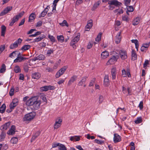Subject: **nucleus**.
<instances>
[{
  "label": "nucleus",
  "instance_id": "23",
  "mask_svg": "<svg viewBox=\"0 0 150 150\" xmlns=\"http://www.w3.org/2000/svg\"><path fill=\"white\" fill-rule=\"evenodd\" d=\"M141 18L140 17H137L132 21V24L134 25H138L140 21Z\"/></svg>",
  "mask_w": 150,
  "mask_h": 150
},
{
  "label": "nucleus",
  "instance_id": "46",
  "mask_svg": "<svg viewBox=\"0 0 150 150\" xmlns=\"http://www.w3.org/2000/svg\"><path fill=\"white\" fill-rule=\"evenodd\" d=\"M14 89L13 87H12L9 92V94L10 96H12L14 94Z\"/></svg>",
  "mask_w": 150,
  "mask_h": 150
},
{
  "label": "nucleus",
  "instance_id": "19",
  "mask_svg": "<svg viewBox=\"0 0 150 150\" xmlns=\"http://www.w3.org/2000/svg\"><path fill=\"white\" fill-rule=\"evenodd\" d=\"M32 76L33 79H38L41 77V74L39 72H35L32 74Z\"/></svg>",
  "mask_w": 150,
  "mask_h": 150
},
{
  "label": "nucleus",
  "instance_id": "50",
  "mask_svg": "<svg viewBox=\"0 0 150 150\" xmlns=\"http://www.w3.org/2000/svg\"><path fill=\"white\" fill-rule=\"evenodd\" d=\"M94 142L98 144H103L104 143L103 141H101L97 139H96L94 140Z\"/></svg>",
  "mask_w": 150,
  "mask_h": 150
},
{
  "label": "nucleus",
  "instance_id": "1",
  "mask_svg": "<svg viewBox=\"0 0 150 150\" xmlns=\"http://www.w3.org/2000/svg\"><path fill=\"white\" fill-rule=\"evenodd\" d=\"M108 4L109 5L108 6L109 9L112 10L115 8V6L119 7L122 4L117 0H112L108 1Z\"/></svg>",
  "mask_w": 150,
  "mask_h": 150
},
{
  "label": "nucleus",
  "instance_id": "29",
  "mask_svg": "<svg viewBox=\"0 0 150 150\" xmlns=\"http://www.w3.org/2000/svg\"><path fill=\"white\" fill-rule=\"evenodd\" d=\"M80 33H78L77 35L75 37L73 40L71 41L74 42L76 43L79 40V38L80 37Z\"/></svg>",
  "mask_w": 150,
  "mask_h": 150
},
{
  "label": "nucleus",
  "instance_id": "37",
  "mask_svg": "<svg viewBox=\"0 0 150 150\" xmlns=\"http://www.w3.org/2000/svg\"><path fill=\"white\" fill-rule=\"evenodd\" d=\"M6 70V66L4 64H2L1 68V73H4Z\"/></svg>",
  "mask_w": 150,
  "mask_h": 150
},
{
  "label": "nucleus",
  "instance_id": "27",
  "mask_svg": "<svg viewBox=\"0 0 150 150\" xmlns=\"http://www.w3.org/2000/svg\"><path fill=\"white\" fill-rule=\"evenodd\" d=\"M18 19L16 16L14 17L13 18L11 22L10 23L9 25L11 26H12L14 23L18 21Z\"/></svg>",
  "mask_w": 150,
  "mask_h": 150
},
{
  "label": "nucleus",
  "instance_id": "4",
  "mask_svg": "<svg viewBox=\"0 0 150 150\" xmlns=\"http://www.w3.org/2000/svg\"><path fill=\"white\" fill-rule=\"evenodd\" d=\"M35 115L32 113H29L25 115L23 119L24 121H30L34 117Z\"/></svg>",
  "mask_w": 150,
  "mask_h": 150
},
{
  "label": "nucleus",
  "instance_id": "39",
  "mask_svg": "<svg viewBox=\"0 0 150 150\" xmlns=\"http://www.w3.org/2000/svg\"><path fill=\"white\" fill-rule=\"evenodd\" d=\"M59 25L62 26H65L67 27H68L69 26L68 24L67 23V21L65 20H64L62 23H59Z\"/></svg>",
  "mask_w": 150,
  "mask_h": 150
},
{
  "label": "nucleus",
  "instance_id": "47",
  "mask_svg": "<svg viewBox=\"0 0 150 150\" xmlns=\"http://www.w3.org/2000/svg\"><path fill=\"white\" fill-rule=\"evenodd\" d=\"M40 97L44 102H46L47 101L45 96V94H40Z\"/></svg>",
  "mask_w": 150,
  "mask_h": 150
},
{
  "label": "nucleus",
  "instance_id": "18",
  "mask_svg": "<svg viewBox=\"0 0 150 150\" xmlns=\"http://www.w3.org/2000/svg\"><path fill=\"white\" fill-rule=\"evenodd\" d=\"M109 56V54L108 52L106 51H105L102 52L101 55V57L103 59H104L107 58Z\"/></svg>",
  "mask_w": 150,
  "mask_h": 150
},
{
  "label": "nucleus",
  "instance_id": "49",
  "mask_svg": "<svg viewBox=\"0 0 150 150\" xmlns=\"http://www.w3.org/2000/svg\"><path fill=\"white\" fill-rule=\"evenodd\" d=\"M17 105H16L14 103H11L10 105V108L11 110H13L14 109V108Z\"/></svg>",
  "mask_w": 150,
  "mask_h": 150
},
{
  "label": "nucleus",
  "instance_id": "40",
  "mask_svg": "<svg viewBox=\"0 0 150 150\" xmlns=\"http://www.w3.org/2000/svg\"><path fill=\"white\" fill-rule=\"evenodd\" d=\"M6 108V106L5 104H3L1 107V113H3L4 112Z\"/></svg>",
  "mask_w": 150,
  "mask_h": 150
},
{
  "label": "nucleus",
  "instance_id": "60",
  "mask_svg": "<svg viewBox=\"0 0 150 150\" xmlns=\"http://www.w3.org/2000/svg\"><path fill=\"white\" fill-rule=\"evenodd\" d=\"M103 97L102 96H99V103H101L103 101Z\"/></svg>",
  "mask_w": 150,
  "mask_h": 150
},
{
  "label": "nucleus",
  "instance_id": "42",
  "mask_svg": "<svg viewBox=\"0 0 150 150\" xmlns=\"http://www.w3.org/2000/svg\"><path fill=\"white\" fill-rule=\"evenodd\" d=\"M14 70L16 73H18L21 71V69L18 66H15L14 69Z\"/></svg>",
  "mask_w": 150,
  "mask_h": 150
},
{
  "label": "nucleus",
  "instance_id": "34",
  "mask_svg": "<svg viewBox=\"0 0 150 150\" xmlns=\"http://www.w3.org/2000/svg\"><path fill=\"white\" fill-rule=\"evenodd\" d=\"M8 148V145L1 144V150H6Z\"/></svg>",
  "mask_w": 150,
  "mask_h": 150
},
{
  "label": "nucleus",
  "instance_id": "15",
  "mask_svg": "<svg viewBox=\"0 0 150 150\" xmlns=\"http://www.w3.org/2000/svg\"><path fill=\"white\" fill-rule=\"evenodd\" d=\"M109 83L108 76V75H105L104 78V84L105 86H109Z\"/></svg>",
  "mask_w": 150,
  "mask_h": 150
},
{
  "label": "nucleus",
  "instance_id": "57",
  "mask_svg": "<svg viewBox=\"0 0 150 150\" xmlns=\"http://www.w3.org/2000/svg\"><path fill=\"white\" fill-rule=\"evenodd\" d=\"M54 51V50H53L50 49L48 50L47 51V54L48 55V56H50L51 54L53 53Z\"/></svg>",
  "mask_w": 150,
  "mask_h": 150
},
{
  "label": "nucleus",
  "instance_id": "21",
  "mask_svg": "<svg viewBox=\"0 0 150 150\" xmlns=\"http://www.w3.org/2000/svg\"><path fill=\"white\" fill-rule=\"evenodd\" d=\"M36 16L35 13H31L29 17L28 22H31L33 21L35 17Z\"/></svg>",
  "mask_w": 150,
  "mask_h": 150
},
{
  "label": "nucleus",
  "instance_id": "62",
  "mask_svg": "<svg viewBox=\"0 0 150 150\" xmlns=\"http://www.w3.org/2000/svg\"><path fill=\"white\" fill-rule=\"evenodd\" d=\"M122 20L124 21H126V22H128V16H123L122 18Z\"/></svg>",
  "mask_w": 150,
  "mask_h": 150
},
{
  "label": "nucleus",
  "instance_id": "30",
  "mask_svg": "<svg viewBox=\"0 0 150 150\" xmlns=\"http://www.w3.org/2000/svg\"><path fill=\"white\" fill-rule=\"evenodd\" d=\"M30 47L31 46L29 45H24L21 47V50L23 51H26L29 49Z\"/></svg>",
  "mask_w": 150,
  "mask_h": 150
},
{
  "label": "nucleus",
  "instance_id": "59",
  "mask_svg": "<svg viewBox=\"0 0 150 150\" xmlns=\"http://www.w3.org/2000/svg\"><path fill=\"white\" fill-rule=\"evenodd\" d=\"M126 72L125 69H123L122 70V75L123 77H126L127 76Z\"/></svg>",
  "mask_w": 150,
  "mask_h": 150
},
{
  "label": "nucleus",
  "instance_id": "44",
  "mask_svg": "<svg viewBox=\"0 0 150 150\" xmlns=\"http://www.w3.org/2000/svg\"><path fill=\"white\" fill-rule=\"evenodd\" d=\"M127 11L129 12H133L134 11V8L132 6H127Z\"/></svg>",
  "mask_w": 150,
  "mask_h": 150
},
{
  "label": "nucleus",
  "instance_id": "61",
  "mask_svg": "<svg viewBox=\"0 0 150 150\" xmlns=\"http://www.w3.org/2000/svg\"><path fill=\"white\" fill-rule=\"evenodd\" d=\"M42 21H39L37 22L36 26L37 27H40L42 25Z\"/></svg>",
  "mask_w": 150,
  "mask_h": 150
},
{
  "label": "nucleus",
  "instance_id": "3",
  "mask_svg": "<svg viewBox=\"0 0 150 150\" xmlns=\"http://www.w3.org/2000/svg\"><path fill=\"white\" fill-rule=\"evenodd\" d=\"M22 41V40L20 38H18L13 43L11 44L10 46V48L11 49L16 48L18 47V44H21Z\"/></svg>",
  "mask_w": 150,
  "mask_h": 150
},
{
  "label": "nucleus",
  "instance_id": "32",
  "mask_svg": "<svg viewBox=\"0 0 150 150\" xmlns=\"http://www.w3.org/2000/svg\"><path fill=\"white\" fill-rule=\"evenodd\" d=\"M58 149L60 150H67L66 147L65 146L62 144L59 143L58 146Z\"/></svg>",
  "mask_w": 150,
  "mask_h": 150
},
{
  "label": "nucleus",
  "instance_id": "36",
  "mask_svg": "<svg viewBox=\"0 0 150 150\" xmlns=\"http://www.w3.org/2000/svg\"><path fill=\"white\" fill-rule=\"evenodd\" d=\"M18 141V138L16 137H12L11 140V143L13 144H16Z\"/></svg>",
  "mask_w": 150,
  "mask_h": 150
},
{
  "label": "nucleus",
  "instance_id": "53",
  "mask_svg": "<svg viewBox=\"0 0 150 150\" xmlns=\"http://www.w3.org/2000/svg\"><path fill=\"white\" fill-rule=\"evenodd\" d=\"M149 64V61L148 60H146L143 64V67L146 69L147 65Z\"/></svg>",
  "mask_w": 150,
  "mask_h": 150
},
{
  "label": "nucleus",
  "instance_id": "26",
  "mask_svg": "<svg viewBox=\"0 0 150 150\" xmlns=\"http://www.w3.org/2000/svg\"><path fill=\"white\" fill-rule=\"evenodd\" d=\"M132 59L134 60L137 59V55L135 50H132Z\"/></svg>",
  "mask_w": 150,
  "mask_h": 150
},
{
  "label": "nucleus",
  "instance_id": "64",
  "mask_svg": "<svg viewBox=\"0 0 150 150\" xmlns=\"http://www.w3.org/2000/svg\"><path fill=\"white\" fill-rule=\"evenodd\" d=\"M87 138L88 139H95V137L94 136H90L89 134H88L87 135Z\"/></svg>",
  "mask_w": 150,
  "mask_h": 150
},
{
  "label": "nucleus",
  "instance_id": "35",
  "mask_svg": "<svg viewBox=\"0 0 150 150\" xmlns=\"http://www.w3.org/2000/svg\"><path fill=\"white\" fill-rule=\"evenodd\" d=\"M67 69V67H64L58 71V72H59V73H60V74L61 75H62L64 74Z\"/></svg>",
  "mask_w": 150,
  "mask_h": 150
},
{
  "label": "nucleus",
  "instance_id": "45",
  "mask_svg": "<svg viewBox=\"0 0 150 150\" xmlns=\"http://www.w3.org/2000/svg\"><path fill=\"white\" fill-rule=\"evenodd\" d=\"M6 135V133L5 132H2L1 134V141L4 139Z\"/></svg>",
  "mask_w": 150,
  "mask_h": 150
},
{
  "label": "nucleus",
  "instance_id": "14",
  "mask_svg": "<svg viewBox=\"0 0 150 150\" xmlns=\"http://www.w3.org/2000/svg\"><path fill=\"white\" fill-rule=\"evenodd\" d=\"M77 76H76L73 75L70 79L68 83V86H70L77 78Z\"/></svg>",
  "mask_w": 150,
  "mask_h": 150
},
{
  "label": "nucleus",
  "instance_id": "12",
  "mask_svg": "<svg viewBox=\"0 0 150 150\" xmlns=\"http://www.w3.org/2000/svg\"><path fill=\"white\" fill-rule=\"evenodd\" d=\"M28 59V58L23 57L21 56V57H17V58L14 60V62H21Z\"/></svg>",
  "mask_w": 150,
  "mask_h": 150
},
{
  "label": "nucleus",
  "instance_id": "13",
  "mask_svg": "<svg viewBox=\"0 0 150 150\" xmlns=\"http://www.w3.org/2000/svg\"><path fill=\"white\" fill-rule=\"evenodd\" d=\"M35 98V96L27 100L25 103L26 105L28 106H32Z\"/></svg>",
  "mask_w": 150,
  "mask_h": 150
},
{
  "label": "nucleus",
  "instance_id": "10",
  "mask_svg": "<svg viewBox=\"0 0 150 150\" xmlns=\"http://www.w3.org/2000/svg\"><path fill=\"white\" fill-rule=\"evenodd\" d=\"M119 54L122 59L124 60L127 58L126 52L125 51L120 50L119 52Z\"/></svg>",
  "mask_w": 150,
  "mask_h": 150
},
{
  "label": "nucleus",
  "instance_id": "43",
  "mask_svg": "<svg viewBox=\"0 0 150 150\" xmlns=\"http://www.w3.org/2000/svg\"><path fill=\"white\" fill-rule=\"evenodd\" d=\"M142 122V117H137V120L134 121L135 123L138 124L141 123Z\"/></svg>",
  "mask_w": 150,
  "mask_h": 150
},
{
  "label": "nucleus",
  "instance_id": "2",
  "mask_svg": "<svg viewBox=\"0 0 150 150\" xmlns=\"http://www.w3.org/2000/svg\"><path fill=\"white\" fill-rule=\"evenodd\" d=\"M41 103V101L38 99V97L35 96L33 103V104L32 105L33 109L35 110H37L40 107V105Z\"/></svg>",
  "mask_w": 150,
  "mask_h": 150
},
{
  "label": "nucleus",
  "instance_id": "7",
  "mask_svg": "<svg viewBox=\"0 0 150 150\" xmlns=\"http://www.w3.org/2000/svg\"><path fill=\"white\" fill-rule=\"evenodd\" d=\"M16 130L15 126L12 125L9 130L8 131L7 134L9 135H13L15 134Z\"/></svg>",
  "mask_w": 150,
  "mask_h": 150
},
{
  "label": "nucleus",
  "instance_id": "48",
  "mask_svg": "<svg viewBox=\"0 0 150 150\" xmlns=\"http://www.w3.org/2000/svg\"><path fill=\"white\" fill-rule=\"evenodd\" d=\"M48 38L50 39L51 41L53 42H55L56 40L55 38L53 36L49 35Z\"/></svg>",
  "mask_w": 150,
  "mask_h": 150
},
{
  "label": "nucleus",
  "instance_id": "25",
  "mask_svg": "<svg viewBox=\"0 0 150 150\" xmlns=\"http://www.w3.org/2000/svg\"><path fill=\"white\" fill-rule=\"evenodd\" d=\"M80 139V136H78L71 137L70 139V140L72 141H74V140H75V141H78Z\"/></svg>",
  "mask_w": 150,
  "mask_h": 150
},
{
  "label": "nucleus",
  "instance_id": "33",
  "mask_svg": "<svg viewBox=\"0 0 150 150\" xmlns=\"http://www.w3.org/2000/svg\"><path fill=\"white\" fill-rule=\"evenodd\" d=\"M57 40L61 42H63L64 41V38L63 35H57Z\"/></svg>",
  "mask_w": 150,
  "mask_h": 150
},
{
  "label": "nucleus",
  "instance_id": "63",
  "mask_svg": "<svg viewBox=\"0 0 150 150\" xmlns=\"http://www.w3.org/2000/svg\"><path fill=\"white\" fill-rule=\"evenodd\" d=\"M13 103H14L16 105H18V101L17 99H15L13 100L12 102H11Z\"/></svg>",
  "mask_w": 150,
  "mask_h": 150
},
{
  "label": "nucleus",
  "instance_id": "55",
  "mask_svg": "<svg viewBox=\"0 0 150 150\" xmlns=\"http://www.w3.org/2000/svg\"><path fill=\"white\" fill-rule=\"evenodd\" d=\"M28 68L29 67L26 64H25L23 66V69H24V71L26 72H27L28 71Z\"/></svg>",
  "mask_w": 150,
  "mask_h": 150
},
{
  "label": "nucleus",
  "instance_id": "52",
  "mask_svg": "<svg viewBox=\"0 0 150 150\" xmlns=\"http://www.w3.org/2000/svg\"><path fill=\"white\" fill-rule=\"evenodd\" d=\"M96 79L95 78H93L91 81V82L89 85V86H91L94 85V84L95 82Z\"/></svg>",
  "mask_w": 150,
  "mask_h": 150
},
{
  "label": "nucleus",
  "instance_id": "8",
  "mask_svg": "<svg viewBox=\"0 0 150 150\" xmlns=\"http://www.w3.org/2000/svg\"><path fill=\"white\" fill-rule=\"evenodd\" d=\"M93 26V21L90 19L87 22V24L85 27V29H88V30H85L86 31H88L90 30Z\"/></svg>",
  "mask_w": 150,
  "mask_h": 150
},
{
  "label": "nucleus",
  "instance_id": "24",
  "mask_svg": "<svg viewBox=\"0 0 150 150\" xmlns=\"http://www.w3.org/2000/svg\"><path fill=\"white\" fill-rule=\"evenodd\" d=\"M48 7H49V6H47V7L41 13V15L39 16V17H44L45 16L48 11Z\"/></svg>",
  "mask_w": 150,
  "mask_h": 150
},
{
  "label": "nucleus",
  "instance_id": "22",
  "mask_svg": "<svg viewBox=\"0 0 150 150\" xmlns=\"http://www.w3.org/2000/svg\"><path fill=\"white\" fill-rule=\"evenodd\" d=\"M1 36H4V35L6 32V27L5 25H2L1 27Z\"/></svg>",
  "mask_w": 150,
  "mask_h": 150
},
{
  "label": "nucleus",
  "instance_id": "28",
  "mask_svg": "<svg viewBox=\"0 0 150 150\" xmlns=\"http://www.w3.org/2000/svg\"><path fill=\"white\" fill-rule=\"evenodd\" d=\"M111 73L112 79H115L116 78V71L115 69H111Z\"/></svg>",
  "mask_w": 150,
  "mask_h": 150
},
{
  "label": "nucleus",
  "instance_id": "56",
  "mask_svg": "<svg viewBox=\"0 0 150 150\" xmlns=\"http://www.w3.org/2000/svg\"><path fill=\"white\" fill-rule=\"evenodd\" d=\"M16 52H17L16 51H13L10 54L9 57L11 58H13L14 57V55H13L15 54V56L16 55Z\"/></svg>",
  "mask_w": 150,
  "mask_h": 150
},
{
  "label": "nucleus",
  "instance_id": "11",
  "mask_svg": "<svg viewBox=\"0 0 150 150\" xmlns=\"http://www.w3.org/2000/svg\"><path fill=\"white\" fill-rule=\"evenodd\" d=\"M117 61V59L116 57L113 56L110 59L107 63V65L112 64H114Z\"/></svg>",
  "mask_w": 150,
  "mask_h": 150
},
{
  "label": "nucleus",
  "instance_id": "51",
  "mask_svg": "<svg viewBox=\"0 0 150 150\" xmlns=\"http://www.w3.org/2000/svg\"><path fill=\"white\" fill-rule=\"evenodd\" d=\"M25 12L24 11H22L21 12L19 13L18 15H16V16L19 19V18H21L22 16L24 15Z\"/></svg>",
  "mask_w": 150,
  "mask_h": 150
},
{
  "label": "nucleus",
  "instance_id": "58",
  "mask_svg": "<svg viewBox=\"0 0 150 150\" xmlns=\"http://www.w3.org/2000/svg\"><path fill=\"white\" fill-rule=\"evenodd\" d=\"M125 2V4L126 6L129 5L131 0H124Z\"/></svg>",
  "mask_w": 150,
  "mask_h": 150
},
{
  "label": "nucleus",
  "instance_id": "9",
  "mask_svg": "<svg viewBox=\"0 0 150 150\" xmlns=\"http://www.w3.org/2000/svg\"><path fill=\"white\" fill-rule=\"evenodd\" d=\"M114 135L113 140L115 143H117L121 141V137L117 134L115 133Z\"/></svg>",
  "mask_w": 150,
  "mask_h": 150
},
{
  "label": "nucleus",
  "instance_id": "20",
  "mask_svg": "<svg viewBox=\"0 0 150 150\" xmlns=\"http://www.w3.org/2000/svg\"><path fill=\"white\" fill-rule=\"evenodd\" d=\"M11 122H8L6 123L4 125H3L1 127H2V130L3 131L6 130L9 127Z\"/></svg>",
  "mask_w": 150,
  "mask_h": 150
},
{
  "label": "nucleus",
  "instance_id": "16",
  "mask_svg": "<svg viewBox=\"0 0 150 150\" xmlns=\"http://www.w3.org/2000/svg\"><path fill=\"white\" fill-rule=\"evenodd\" d=\"M121 33L120 32L118 33L116 36L115 40V42L117 44H118L120 42L121 37Z\"/></svg>",
  "mask_w": 150,
  "mask_h": 150
},
{
  "label": "nucleus",
  "instance_id": "5",
  "mask_svg": "<svg viewBox=\"0 0 150 150\" xmlns=\"http://www.w3.org/2000/svg\"><path fill=\"white\" fill-rule=\"evenodd\" d=\"M62 120L60 118L57 119L56 120V121L54 125V129H57L60 127L61 125Z\"/></svg>",
  "mask_w": 150,
  "mask_h": 150
},
{
  "label": "nucleus",
  "instance_id": "54",
  "mask_svg": "<svg viewBox=\"0 0 150 150\" xmlns=\"http://www.w3.org/2000/svg\"><path fill=\"white\" fill-rule=\"evenodd\" d=\"M38 56L39 60H43L45 58V56L43 54H40Z\"/></svg>",
  "mask_w": 150,
  "mask_h": 150
},
{
  "label": "nucleus",
  "instance_id": "38",
  "mask_svg": "<svg viewBox=\"0 0 150 150\" xmlns=\"http://www.w3.org/2000/svg\"><path fill=\"white\" fill-rule=\"evenodd\" d=\"M48 86H45L42 87L40 88V91H46L48 90Z\"/></svg>",
  "mask_w": 150,
  "mask_h": 150
},
{
  "label": "nucleus",
  "instance_id": "6",
  "mask_svg": "<svg viewBox=\"0 0 150 150\" xmlns=\"http://www.w3.org/2000/svg\"><path fill=\"white\" fill-rule=\"evenodd\" d=\"M12 6H7L1 13V16L5 15L12 10Z\"/></svg>",
  "mask_w": 150,
  "mask_h": 150
},
{
  "label": "nucleus",
  "instance_id": "31",
  "mask_svg": "<svg viewBox=\"0 0 150 150\" xmlns=\"http://www.w3.org/2000/svg\"><path fill=\"white\" fill-rule=\"evenodd\" d=\"M100 3V1H98L97 2L95 3L92 8V10L93 11H95V9L99 6Z\"/></svg>",
  "mask_w": 150,
  "mask_h": 150
},
{
  "label": "nucleus",
  "instance_id": "41",
  "mask_svg": "<svg viewBox=\"0 0 150 150\" xmlns=\"http://www.w3.org/2000/svg\"><path fill=\"white\" fill-rule=\"evenodd\" d=\"M102 33H100L97 35L96 38V41L98 42H99L100 40L101 37V35Z\"/></svg>",
  "mask_w": 150,
  "mask_h": 150
},
{
  "label": "nucleus",
  "instance_id": "17",
  "mask_svg": "<svg viewBox=\"0 0 150 150\" xmlns=\"http://www.w3.org/2000/svg\"><path fill=\"white\" fill-rule=\"evenodd\" d=\"M45 36L44 35H41L38 38H37L34 40L33 42H38L42 40L45 38Z\"/></svg>",
  "mask_w": 150,
  "mask_h": 150
}]
</instances>
